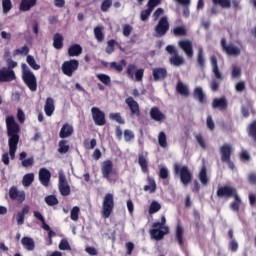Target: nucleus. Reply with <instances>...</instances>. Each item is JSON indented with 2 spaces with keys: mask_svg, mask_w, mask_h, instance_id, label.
Returning a JSON list of instances; mask_svg holds the SVG:
<instances>
[{
  "mask_svg": "<svg viewBox=\"0 0 256 256\" xmlns=\"http://www.w3.org/2000/svg\"><path fill=\"white\" fill-rule=\"evenodd\" d=\"M26 62L29 65V67L32 68L34 71H38L41 69V66L37 64L33 55H27Z\"/></svg>",
  "mask_w": 256,
  "mask_h": 256,
  "instance_id": "a19ab883",
  "label": "nucleus"
},
{
  "mask_svg": "<svg viewBox=\"0 0 256 256\" xmlns=\"http://www.w3.org/2000/svg\"><path fill=\"white\" fill-rule=\"evenodd\" d=\"M173 172L176 177L180 178L183 186L187 187L192 183L193 174L188 165L174 164Z\"/></svg>",
  "mask_w": 256,
  "mask_h": 256,
  "instance_id": "f03ea898",
  "label": "nucleus"
},
{
  "mask_svg": "<svg viewBox=\"0 0 256 256\" xmlns=\"http://www.w3.org/2000/svg\"><path fill=\"white\" fill-rule=\"evenodd\" d=\"M196 60L199 68L202 70L205 69L206 59L203 48H198Z\"/></svg>",
  "mask_w": 256,
  "mask_h": 256,
  "instance_id": "2f4dec72",
  "label": "nucleus"
},
{
  "mask_svg": "<svg viewBox=\"0 0 256 256\" xmlns=\"http://www.w3.org/2000/svg\"><path fill=\"white\" fill-rule=\"evenodd\" d=\"M212 106L214 109L225 110L227 108V101L225 98L214 99Z\"/></svg>",
  "mask_w": 256,
  "mask_h": 256,
  "instance_id": "4c0bfd02",
  "label": "nucleus"
},
{
  "mask_svg": "<svg viewBox=\"0 0 256 256\" xmlns=\"http://www.w3.org/2000/svg\"><path fill=\"white\" fill-rule=\"evenodd\" d=\"M21 245L28 251H33L35 249L34 239L28 236L22 237Z\"/></svg>",
  "mask_w": 256,
  "mask_h": 256,
  "instance_id": "cd10ccee",
  "label": "nucleus"
},
{
  "mask_svg": "<svg viewBox=\"0 0 256 256\" xmlns=\"http://www.w3.org/2000/svg\"><path fill=\"white\" fill-rule=\"evenodd\" d=\"M221 47L228 56L237 57L241 55V48L235 46L233 43L227 45L225 38L221 40Z\"/></svg>",
  "mask_w": 256,
  "mask_h": 256,
  "instance_id": "2eb2a0df",
  "label": "nucleus"
},
{
  "mask_svg": "<svg viewBox=\"0 0 256 256\" xmlns=\"http://www.w3.org/2000/svg\"><path fill=\"white\" fill-rule=\"evenodd\" d=\"M92 120H94L96 126L103 127L106 125V117L104 111L96 106L92 107Z\"/></svg>",
  "mask_w": 256,
  "mask_h": 256,
  "instance_id": "9b49d317",
  "label": "nucleus"
},
{
  "mask_svg": "<svg viewBox=\"0 0 256 256\" xmlns=\"http://www.w3.org/2000/svg\"><path fill=\"white\" fill-rule=\"evenodd\" d=\"M37 5V0H21L19 10L21 12H29Z\"/></svg>",
  "mask_w": 256,
  "mask_h": 256,
  "instance_id": "bb28decb",
  "label": "nucleus"
},
{
  "mask_svg": "<svg viewBox=\"0 0 256 256\" xmlns=\"http://www.w3.org/2000/svg\"><path fill=\"white\" fill-rule=\"evenodd\" d=\"M198 179H199L202 186H208L209 178H208V175H207L206 166H202V168H201V170L198 174Z\"/></svg>",
  "mask_w": 256,
  "mask_h": 256,
  "instance_id": "c756f323",
  "label": "nucleus"
},
{
  "mask_svg": "<svg viewBox=\"0 0 256 256\" xmlns=\"http://www.w3.org/2000/svg\"><path fill=\"white\" fill-rule=\"evenodd\" d=\"M83 48L80 45L74 44L68 48V55L70 57H78L82 54Z\"/></svg>",
  "mask_w": 256,
  "mask_h": 256,
  "instance_id": "7c9ffc66",
  "label": "nucleus"
},
{
  "mask_svg": "<svg viewBox=\"0 0 256 256\" xmlns=\"http://www.w3.org/2000/svg\"><path fill=\"white\" fill-rule=\"evenodd\" d=\"M124 66H127L126 59H121L120 62L112 61L109 63V70L121 74Z\"/></svg>",
  "mask_w": 256,
  "mask_h": 256,
  "instance_id": "4be33fe9",
  "label": "nucleus"
},
{
  "mask_svg": "<svg viewBox=\"0 0 256 256\" xmlns=\"http://www.w3.org/2000/svg\"><path fill=\"white\" fill-rule=\"evenodd\" d=\"M138 164L143 173H149L148 162H147L146 158L144 157V155L141 154L138 156Z\"/></svg>",
  "mask_w": 256,
  "mask_h": 256,
  "instance_id": "ea45409f",
  "label": "nucleus"
},
{
  "mask_svg": "<svg viewBox=\"0 0 256 256\" xmlns=\"http://www.w3.org/2000/svg\"><path fill=\"white\" fill-rule=\"evenodd\" d=\"M109 117H110V120L115 121L120 125L125 124V119H123V117L121 116V113H119V112L110 113Z\"/></svg>",
  "mask_w": 256,
  "mask_h": 256,
  "instance_id": "c03bdc74",
  "label": "nucleus"
},
{
  "mask_svg": "<svg viewBox=\"0 0 256 256\" xmlns=\"http://www.w3.org/2000/svg\"><path fill=\"white\" fill-rule=\"evenodd\" d=\"M237 195V189L230 185H224L218 188L217 196L219 198H231Z\"/></svg>",
  "mask_w": 256,
  "mask_h": 256,
  "instance_id": "4468645a",
  "label": "nucleus"
},
{
  "mask_svg": "<svg viewBox=\"0 0 256 256\" xmlns=\"http://www.w3.org/2000/svg\"><path fill=\"white\" fill-rule=\"evenodd\" d=\"M9 197L11 200L22 204L26 199V193L24 190H19L17 186H12L9 189Z\"/></svg>",
  "mask_w": 256,
  "mask_h": 256,
  "instance_id": "ddd939ff",
  "label": "nucleus"
},
{
  "mask_svg": "<svg viewBox=\"0 0 256 256\" xmlns=\"http://www.w3.org/2000/svg\"><path fill=\"white\" fill-rule=\"evenodd\" d=\"M248 135L252 137L253 140L256 141V120H254L248 128Z\"/></svg>",
  "mask_w": 256,
  "mask_h": 256,
  "instance_id": "5fc2aeb1",
  "label": "nucleus"
},
{
  "mask_svg": "<svg viewBox=\"0 0 256 256\" xmlns=\"http://www.w3.org/2000/svg\"><path fill=\"white\" fill-rule=\"evenodd\" d=\"M111 6H112V0H103L101 4V11L103 13H107L108 10L111 8Z\"/></svg>",
  "mask_w": 256,
  "mask_h": 256,
  "instance_id": "680f3d73",
  "label": "nucleus"
},
{
  "mask_svg": "<svg viewBox=\"0 0 256 256\" xmlns=\"http://www.w3.org/2000/svg\"><path fill=\"white\" fill-rule=\"evenodd\" d=\"M125 104L128 106V108L130 110L131 117H134V116L140 117L141 116V110H140L139 103L136 102L133 97H128L125 100Z\"/></svg>",
  "mask_w": 256,
  "mask_h": 256,
  "instance_id": "dca6fc26",
  "label": "nucleus"
},
{
  "mask_svg": "<svg viewBox=\"0 0 256 256\" xmlns=\"http://www.w3.org/2000/svg\"><path fill=\"white\" fill-rule=\"evenodd\" d=\"M158 141L161 147L165 148L167 146V137L165 132H160L158 136Z\"/></svg>",
  "mask_w": 256,
  "mask_h": 256,
  "instance_id": "052dcab7",
  "label": "nucleus"
},
{
  "mask_svg": "<svg viewBox=\"0 0 256 256\" xmlns=\"http://www.w3.org/2000/svg\"><path fill=\"white\" fill-rule=\"evenodd\" d=\"M214 5H219L224 9L231 8V1L230 0H212Z\"/></svg>",
  "mask_w": 256,
  "mask_h": 256,
  "instance_id": "3c124183",
  "label": "nucleus"
},
{
  "mask_svg": "<svg viewBox=\"0 0 256 256\" xmlns=\"http://www.w3.org/2000/svg\"><path fill=\"white\" fill-rule=\"evenodd\" d=\"M161 205L157 201L150 203V208L148 209V214L153 215L160 211Z\"/></svg>",
  "mask_w": 256,
  "mask_h": 256,
  "instance_id": "09e8293b",
  "label": "nucleus"
},
{
  "mask_svg": "<svg viewBox=\"0 0 256 256\" xmlns=\"http://www.w3.org/2000/svg\"><path fill=\"white\" fill-rule=\"evenodd\" d=\"M159 5H161V0H148V3H146V7L152 11Z\"/></svg>",
  "mask_w": 256,
  "mask_h": 256,
  "instance_id": "e2e57ef3",
  "label": "nucleus"
},
{
  "mask_svg": "<svg viewBox=\"0 0 256 256\" xmlns=\"http://www.w3.org/2000/svg\"><path fill=\"white\" fill-rule=\"evenodd\" d=\"M211 65H212V71H213L216 79H218L219 81H223L224 77H223L221 71L219 70L218 60H217L216 55L211 56Z\"/></svg>",
  "mask_w": 256,
  "mask_h": 256,
  "instance_id": "b1692460",
  "label": "nucleus"
},
{
  "mask_svg": "<svg viewBox=\"0 0 256 256\" xmlns=\"http://www.w3.org/2000/svg\"><path fill=\"white\" fill-rule=\"evenodd\" d=\"M22 81L32 92L37 91V78L34 73L29 69L26 63L21 64Z\"/></svg>",
  "mask_w": 256,
  "mask_h": 256,
  "instance_id": "7ed1b4c3",
  "label": "nucleus"
},
{
  "mask_svg": "<svg viewBox=\"0 0 256 256\" xmlns=\"http://www.w3.org/2000/svg\"><path fill=\"white\" fill-rule=\"evenodd\" d=\"M39 181L44 187L47 188L49 186L51 181V172L47 168L45 167L40 168Z\"/></svg>",
  "mask_w": 256,
  "mask_h": 256,
  "instance_id": "aec40b11",
  "label": "nucleus"
},
{
  "mask_svg": "<svg viewBox=\"0 0 256 256\" xmlns=\"http://www.w3.org/2000/svg\"><path fill=\"white\" fill-rule=\"evenodd\" d=\"M235 201L231 203L230 207L233 211L239 212L240 211V205L242 203V200L239 195L234 196Z\"/></svg>",
  "mask_w": 256,
  "mask_h": 256,
  "instance_id": "a18cd8bd",
  "label": "nucleus"
},
{
  "mask_svg": "<svg viewBox=\"0 0 256 256\" xmlns=\"http://www.w3.org/2000/svg\"><path fill=\"white\" fill-rule=\"evenodd\" d=\"M79 214L80 208L77 206L73 207L70 212V219L74 222H77L79 220Z\"/></svg>",
  "mask_w": 256,
  "mask_h": 256,
  "instance_id": "603ef678",
  "label": "nucleus"
},
{
  "mask_svg": "<svg viewBox=\"0 0 256 256\" xmlns=\"http://www.w3.org/2000/svg\"><path fill=\"white\" fill-rule=\"evenodd\" d=\"M178 45L189 59H192L194 57V48L191 41L182 40L179 41Z\"/></svg>",
  "mask_w": 256,
  "mask_h": 256,
  "instance_id": "a211bd4d",
  "label": "nucleus"
},
{
  "mask_svg": "<svg viewBox=\"0 0 256 256\" xmlns=\"http://www.w3.org/2000/svg\"><path fill=\"white\" fill-rule=\"evenodd\" d=\"M135 138V134L131 130H124V139L126 142H130L132 139Z\"/></svg>",
  "mask_w": 256,
  "mask_h": 256,
  "instance_id": "338daca9",
  "label": "nucleus"
},
{
  "mask_svg": "<svg viewBox=\"0 0 256 256\" xmlns=\"http://www.w3.org/2000/svg\"><path fill=\"white\" fill-rule=\"evenodd\" d=\"M170 25L167 16H163L155 27L157 37H163L169 31Z\"/></svg>",
  "mask_w": 256,
  "mask_h": 256,
  "instance_id": "f8f14e48",
  "label": "nucleus"
},
{
  "mask_svg": "<svg viewBox=\"0 0 256 256\" xmlns=\"http://www.w3.org/2000/svg\"><path fill=\"white\" fill-rule=\"evenodd\" d=\"M114 209V196L111 193H107L103 199L102 204V217L108 219Z\"/></svg>",
  "mask_w": 256,
  "mask_h": 256,
  "instance_id": "423d86ee",
  "label": "nucleus"
},
{
  "mask_svg": "<svg viewBox=\"0 0 256 256\" xmlns=\"http://www.w3.org/2000/svg\"><path fill=\"white\" fill-rule=\"evenodd\" d=\"M152 12H153V10L151 8H149V7H148V9L142 10L140 12V20L141 21H148V19L150 18Z\"/></svg>",
  "mask_w": 256,
  "mask_h": 256,
  "instance_id": "864d4df0",
  "label": "nucleus"
},
{
  "mask_svg": "<svg viewBox=\"0 0 256 256\" xmlns=\"http://www.w3.org/2000/svg\"><path fill=\"white\" fill-rule=\"evenodd\" d=\"M173 34L176 36V37H179V36H187L188 34V30L185 26H177L173 29Z\"/></svg>",
  "mask_w": 256,
  "mask_h": 256,
  "instance_id": "37998d69",
  "label": "nucleus"
},
{
  "mask_svg": "<svg viewBox=\"0 0 256 256\" xmlns=\"http://www.w3.org/2000/svg\"><path fill=\"white\" fill-rule=\"evenodd\" d=\"M73 133H74L73 125H71L69 123H65V124H63V126L59 132V137L62 139H65L68 137H72Z\"/></svg>",
  "mask_w": 256,
  "mask_h": 256,
  "instance_id": "5701e85b",
  "label": "nucleus"
},
{
  "mask_svg": "<svg viewBox=\"0 0 256 256\" xmlns=\"http://www.w3.org/2000/svg\"><path fill=\"white\" fill-rule=\"evenodd\" d=\"M176 90L179 94H181L184 97L190 96L189 88L183 82L177 83Z\"/></svg>",
  "mask_w": 256,
  "mask_h": 256,
  "instance_id": "58836bf2",
  "label": "nucleus"
},
{
  "mask_svg": "<svg viewBox=\"0 0 256 256\" xmlns=\"http://www.w3.org/2000/svg\"><path fill=\"white\" fill-rule=\"evenodd\" d=\"M163 15H164V9L159 7L156 9V11L153 14V20L158 21L160 17H162Z\"/></svg>",
  "mask_w": 256,
  "mask_h": 256,
  "instance_id": "774afa93",
  "label": "nucleus"
},
{
  "mask_svg": "<svg viewBox=\"0 0 256 256\" xmlns=\"http://www.w3.org/2000/svg\"><path fill=\"white\" fill-rule=\"evenodd\" d=\"M145 69L138 68L136 63H129L126 68V75L128 79L132 81L141 82L143 81Z\"/></svg>",
  "mask_w": 256,
  "mask_h": 256,
  "instance_id": "20e7f679",
  "label": "nucleus"
},
{
  "mask_svg": "<svg viewBox=\"0 0 256 256\" xmlns=\"http://www.w3.org/2000/svg\"><path fill=\"white\" fill-rule=\"evenodd\" d=\"M169 61H170L171 65L176 66V67H179V66H182L185 64L184 58L182 56H180L179 53L176 55H172L170 57Z\"/></svg>",
  "mask_w": 256,
  "mask_h": 256,
  "instance_id": "c9c22d12",
  "label": "nucleus"
},
{
  "mask_svg": "<svg viewBox=\"0 0 256 256\" xmlns=\"http://www.w3.org/2000/svg\"><path fill=\"white\" fill-rule=\"evenodd\" d=\"M59 249L60 250H72L70 243L67 239H62L60 244H59Z\"/></svg>",
  "mask_w": 256,
  "mask_h": 256,
  "instance_id": "69168bd1",
  "label": "nucleus"
},
{
  "mask_svg": "<svg viewBox=\"0 0 256 256\" xmlns=\"http://www.w3.org/2000/svg\"><path fill=\"white\" fill-rule=\"evenodd\" d=\"M44 110L48 117L52 116V114L55 110L54 100L52 98H50V97L47 98Z\"/></svg>",
  "mask_w": 256,
  "mask_h": 256,
  "instance_id": "72a5a7b5",
  "label": "nucleus"
},
{
  "mask_svg": "<svg viewBox=\"0 0 256 256\" xmlns=\"http://www.w3.org/2000/svg\"><path fill=\"white\" fill-rule=\"evenodd\" d=\"M150 118L156 122H162L166 119L165 115L160 111L157 106L150 108Z\"/></svg>",
  "mask_w": 256,
  "mask_h": 256,
  "instance_id": "a878e982",
  "label": "nucleus"
},
{
  "mask_svg": "<svg viewBox=\"0 0 256 256\" xmlns=\"http://www.w3.org/2000/svg\"><path fill=\"white\" fill-rule=\"evenodd\" d=\"M16 79V73L14 70H9L7 67H2L0 69V83L12 82Z\"/></svg>",
  "mask_w": 256,
  "mask_h": 256,
  "instance_id": "f3484780",
  "label": "nucleus"
},
{
  "mask_svg": "<svg viewBox=\"0 0 256 256\" xmlns=\"http://www.w3.org/2000/svg\"><path fill=\"white\" fill-rule=\"evenodd\" d=\"M2 9L4 14L10 13V11L13 9L12 0H2Z\"/></svg>",
  "mask_w": 256,
  "mask_h": 256,
  "instance_id": "49530a36",
  "label": "nucleus"
},
{
  "mask_svg": "<svg viewBox=\"0 0 256 256\" xmlns=\"http://www.w3.org/2000/svg\"><path fill=\"white\" fill-rule=\"evenodd\" d=\"M83 145L85 149L93 150L97 146V140L95 138L90 141L88 139H85Z\"/></svg>",
  "mask_w": 256,
  "mask_h": 256,
  "instance_id": "8fccbe9b",
  "label": "nucleus"
},
{
  "mask_svg": "<svg viewBox=\"0 0 256 256\" xmlns=\"http://www.w3.org/2000/svg\"><path fill=\"white\" fill-rule=\"evenodd\" d=\"M6 129L9 146V156L11 160H15L16 152L18 149V144L20 141V125L17 123L15 117L13 115H9L6 117Z\"/></svg>",
  "mask_w": 256,
  "mask_h": 256,
  "instance_id": "f257e3e1",
  "label": "nucleus"
},
{
  "mask_svg": "<svg viewBox=\"0 0 256 256\" xmlns=\"http://www.w3.org/2000/svg\"><path fill=\"white\" fill-rule=\"evenodd\" d=\"M184 234H185V229H184L183 225L181 223H178L176 225L175 241L178 243V245H179V247H181V249H183V247L185 245Z\"/></svg>",
  "mask_w": 256,
  "mask_h": 256,
  "instance_id": "6ab92c4d",
  "label": "nucleus"
},
{
  "mask_svg": "<svg viewBox=\"0 0 256 256\" xmlns=\"http://www.w3.org/2000/svg\"><path fill=\"white\" fill-rule=\"evenodd\" d=\"M53 47L57 50L63 49V35L56 33L53 37Z\"/></svg>",
  "mask_w": 256,
  "mask_h": 256,
  "instance_id": "e433bc0d",
  "label": "nucleus"
},
{
  "mask_svg": "<svg viewBox=\"0 0 256 256\" xmlns=\"http://www.w3.org/2000/svg\"><path fill=\"white\" fill-rule=\"evenodd\" d=\"M30 206L25 205L21 211L17 212L16 214V221L18 226H22L25 223V216L29 214Z\"/></svg>",
  "mask_w": 256,
  "mask_h": 256,
  "instance_id": "393cba45",
  "label": "nucleus"
},
{
  "mask_svg": "<svg viewBox=\"0 0 256 256\" xmlns=\"http://www.w3.org/2000/svg\"><path fill=\"white\" fill-rule=\"evenodd\" d=\"M193 97L196 99L200 104L206 103V95L203 92L201 87H196L193 91Z\"/></svg>",
  "mask_w": 256,
  "mask_h": 256,
  "instance_id": "c85d7f7f",
  "label": "nucleus"
},
{
  "mask_svg": "<svg viewBox=\"0 0 256 256\" xmlns=\"http://www.w3.org/2000/svg\"><path fill=\"white\" fill-rule=\"evenodd\" d=\"M221 161L228 164L230 170L235 169V164L231 161V155H233V145L225 143L220 148Z\"/></svg>",
  "mask_w": 256,
  "mask_h": 256,
  "instance_id": "39448f33",
  "label": "nucleus"
},
{
  "mask_svg": "<svg viewBox=\"0 0 256 256\" xmlns=\"http://www.w3.org/2000/svg\"><path fill=\"white\" fill-rule=\"evenodd\" d=\"M153 74V81L158 82V81H164L167 77V70L164 67H156L153 68L152 71Z\"/></svg>",
  "mask_w": 256,
  "mask_h": 256,
  "instance_id": "412c9836",
  "label": "nucleus"
},
{
  "mask_svg": "<svg viewBox=\"0 0 256 256\" xmlns=\"http://www.w3.org/2000/svg\"><path fill=\"white\" fill-rule=\"evenodd\" d=\"M159 177H160V179H162V180L168 179V177H169V172H168L167 167L163 166V167L160 168V170H159Z\"/></svg>",
  "mask_w": 256,
  "mask_h": 256,
  "instance_id": "0e129e2a",
  "label": "nucleus"
},
{
  "mask_svg": "<svg viewBox=\"0 0 256 256\" xmlns=\"http://www.w3.org/2000/svg\"><path fill=\"white\" fill-rule=\"evenodd\" d=\"M58 189L62 196H69L71 194V187L63 171L58 173Z\"/></svg>",
  "mask_w": 256,
  "mask_h": 256,
  "instance_id": "0eeeda50",
  "label": "nucleus"
},
{
  "mask_svg": "<svg viewBox=\"0 0 256 256\" xmlns=\"http://www.w3.org/2000/svg\"><path fill=\"white\" fill-rule=\"evenodd\" d=\"M79 68V61L77 59H71L64 61L62 64V73L67 77H73V74Z\"/></svg>",
  "mask_w": 256,
  "mask_h": 256,
  "instance_id": "6e6552de",
  "label": "nucleus"
},
{
  "mask_svg": "<svg viewBox=\"0 0 256 256\" xmlns=\"http://www.w3.org/2000/svg\"><path fill=\"white\" fill-rule=\"evenodd\" d=\"M157 189L156 181L153 177L148 176V185H144L143 191H149L150 193H155Z\"/></svg>",
  "mask_w": 256,
  "mask_h": 256,
  "instance_id": "473e14b6",
  "label": "nucleus"
},
{
  "mask_svg": "<svg viewBox=\"0 0 256 256\" xmlns=\"http://www.w3.org/2000/svg\"><path fill=\"white\" fill-rule=\"evenodd\" d=\"M30 48L27 45H24L22 48H17L14 50V55H28Z\"/></svg>",
  "mask_w": 256,
  "mask_h": 256,
  "instance_id": "4d7b16f0",
  "label": "nucleus"
},
{
  "mask_svg": "<svg viewBox=\"0 0 256 256\" xmlns=\"http://www.w3.org/2000/svg\"><path fill=\"white\" fill-rule=\"evenodd\" d=\"M169 234V227H155L154 223L152 225V229H150V238L155 241H161L164 239L166 235Z\"/></svg>",
  "mask_w": 256,
  "mask_h": 256,
  "instance_id": "9d476101",
  "label": "nucleus"
},
{
  "mask_svg": "<svg viewBox=\"0 0 256 256\" xmlns=\"http://www.w3.org/2000/svg\"><path fill=\"white\" fill-rule=\"evenodd\" d=\"M45 202L49 205V206H54L57 205L59 203L58 199L56 198L55 195H49L45 198Z\"/></svg>",
  "mask_w": 256,
  "mask_h": 256,
  "instance_id": "13d9d810",
  "label": "nucleus"
},
{
  "mask_svg": "<svg viewBox=\"0 0 256 256\" xmlns=\"http://www.w3.org/2000/svg\"><path fill=\"white\" fill-rule=\"evenodd\" d=\"M69 151H70L69 142H68V140H64V138H63L58 143V152L60 154H67Z\"/></svg>",
  "mask_w": 256,
  "mask_h": 256,
  "instance_id": "f704fd0d",
  "label": "nucleus"
},
{
  "mask_svg": "<svg viewBox=\"0 0 256 256\" xmlns=\"http://www.w3.org/2000/svg\"><path fill=\"white\" fill-rule=\"evenodd\" d=\"M117 45L118 47H120L119 43H117L115 40L111 39L107 42V48L105 50V52L108 54V55H111L114 51H115V48L114 46Z\"/></svg>",
  "mask_w": 256,
  "mask_h": 256,
  "instance_id": "de8ad7c7",
  "label": "nucleus"
},
{
  "mask_svg": "<svg viewBox=\"0 0 256 256\" xmlns=\"http://www.w3.org/2000/svg\"><path fill=\"white\" fill-rule=\"evenodd\" d=\"M94 34H95V37L98 40V42H102L105 38L101 27H96L94 29Z\"/></svg>",
  "mask_w": 256,
  "mask_h": 256,
  "instance_id": "bf43d9fd",
  "label": "nucleus"
},
{
  "mask_svg": "<svg viewBox=\"0 0 256 256\" xmlns=\"http://www.w3.org/2000/svg\"><path fill=\"white\" fill-rule=\"evenodd\" d=\"M97 78L99 79V81H101L106 86H110L111 85V78H110V76H108L106 74H98Z\"/></svg>",
  "mask_w": 256,
  "mask_h": 256,
  "instance_id": "6e6d98bb",
  "label": "nucleus"
},
{
  "mask_svg": "<svg viewBox=\"0 0 256 256\" xmlns=\"http://www.w3.org/2000/svg\"><path fill=\"white\" fill-rule=\"evenodd\" d=\"M34 173H27L23 176L22 184L24 187H30L34 182Z\"/></svg>",
  "mask_w": 256,
  "mask_h": 256,
  "instance_id": "79ce46f5",
  "label": "nucleus"
},
{
  "mask_svg": "<svg viewBox=\"0 0 256 256\" xmlns=\"http://www.w3.org/2000/svg\"><path fill=\"white\" fill-rule=\"evenodd\" d=\"M101 172L103 178L106 179L109 183H115L116 179L112 178V175L115 174L113 171V162L112 160H105L101 166Z\"/></svg>",
  "mask_w": 256,
  "mask_h": 256,
  "instance_id": "1a4fd4ad",
  "label": "nucleus"
}]
</instances>
